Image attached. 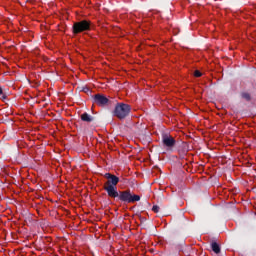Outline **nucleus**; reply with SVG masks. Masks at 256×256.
Returning a JSON list of instances; mask_svg holds the SVG:
<instances>
[{"instance_id": "nucleus-1", "label": "nucleus", "mask_w": 256, "mask_h": 256, "mask_svg": "<svg viewBox=\"0 0 256 256\" xmlns=\"http://www.w3.org/2000/svg\"><path fill=\"white\" fill-rule=\"evenodd\" d=\"M107 181L104 183V191H106L108 197L112 199H118L121 203L129 204V203H137L141 201V196L133 193L131 189L118 191L117 185L119 184V177L114 174L106 173L104 175Z\"/></svg>"}, {"instance_id": "nucleus-2", "label": "nucleus", "mask_w": 256, "mask_h": 256, "mask_svg": "<svg viewBox=\"0 0 256 256\" xmlns=\"http://www.w3.org/2000/svg\"><path fill=\"white\" fill-rule=\"evenodd\" d=\"M129 113H131V106L125 103H117L112 115L113 117H117V119H125L129 117Z\"/></svg>"}, {"instance_id": "nucleus-3", "label": "nucleus", "mask_w": 256, "mask_h": 256, "mask_svg": "<svg viewBox=\"0 0 256 256\" xmlns=\"http://www.w3.org/2000/svg\"><path fill=\"white\" fill-rule=\"evenodd\" d=\"M85 31H91V21L89 20L75 22L72 26V33L74 35H79V33H83Z\"/></svg>"}, {"instance_id": "nucleus-4", "label": "nucleus", "mask_w": 256, "mask_h": 256, "mask_svg": "<svg viewBox=\"0 0 256 256\" xmlns=\"http://www.w3.org/2000/svg\"><path fill=\"white\" fill-rule=\"evenodd\" d=\"M162 144L166 147L167 151H173L175 145H177V141L173 138V136L169 134H164L162 136Z\"/></svg>"}, {"instance_id": "nucleus-5", "label": "nucleus", "mask_w": 256, "mask_h": 256, "mask_svg": "<svg viewBox=\"0 0 256 256\" xmlns=\"http://www.w3.org/2000/svg\"><path fill=\"white\" fill-rule=\"evenodd\" d=\"M93 103L98 107H105L109 103V99L103 94H96L93 97Z\"/></svg>"}, {"instance_id": "nucleus-6", "label": "nucleus", "mask_w": 256, "mask_h": 256, "mask_svg": "<svg viewBox=\"0 0 256 256\" xmlns=\"http://www.w3.org/2000/svg\"><path fill=\"white\" fill-rule=\"evenodd\" d=\"M211 249L213 252L216 253V255H219L221 253V246L215 241L211 242Z\"/></svg>"}, {"instance_id": "nucleus-7", "label": "nucleus", "mask_w": 256, "mask_h": 256, "mask_svg": "<svg viewBox=\"0 0 256 256\" xmlns=\"http://www.w3.org/2000/svg\"><path fill=\"white\" fill-rule=\"evenodd\" d=\"M81 119L86 123H91L93 121V116L89 115L87 112L81 115Z\"/></svg>"}, {"instance_id": "nucleus-8", "label": "nucleus", "mask_w": 256, "mask_h": 256, "mask_svg": "<svg viewBox=\"0 0 256 256\" xmlns=\"http://www.w3.org/2000/svg\"><path fill=\"white\" fill-rule=\"evenodd\" d=\"M241 97H242V99H245V101H251V94H249L247 92H242Z\"/></svg>"}, {"instance_id": "nucleus-9", "label": "nucleus", "mask_w": 256, "mask_h": 256, "mask_svg": "<svg viewBox=\"0 0 256 256\" xmlns=\"http://www.w3.org/2000/svg\"><path fill=\"white\" fill-rule=\"evenodd\" d=\"M203 73H201V71L199 70H195L194 71V77H202Z\"/></svg>"}, {"instance_id": "nucleus-10", "label": "nucleus", "mask_w": 256, "mask_h": 256, "mask_svg": "<svg viewBox=\"0 0 256 256\" xmlns=\"http://www.w3.org/2000/svg\"><path fill=\"white\" fill-rule=\"evenodd\" d=\"M159 206L158 205H154L153 207H152V211L154 212V213H159Z\"/></svg>"}, {"instance_id": "nucleus-11", "label": "nucleus", "mask_w": 256, "mask_h": 256, "mask_svg": "<svg viewBox=\"0 0 256 256\" xmlns=\"http://www.w3.org/2000/svg\"><path fill=\"white\" fill-rule=\"evenodd\" d=\"M82 91H83L84 93H89V87H83V88H82Z\"/></svg>"}, {"instance_id": "nucleus-12", "label": "nucleus", "mask_w": 256, "mask_h": 256, "mask_svg": "<svg viewBox=\"0 0 256 256\" xmlns=\"http://www.w3.org/2000/svg\"><path fill=\"white\" fill-rule=\"evenodd\" d=\"M0 95H3V88L0 87Z\"/></svg>"}]
</instances>
